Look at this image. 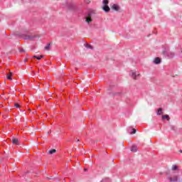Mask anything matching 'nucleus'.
<instances>
[{
	"mask_svg": "<svg viewBox=\"0 0 182 182\" xmlns=\"http://www.w3.org/2000/svg\"><path fill=\"white\" fill-rule=\"evenodd\" d=\"M26 60H25L26 62Z\"/></svg>",
	"mask_w": 182,
	"mask_h": 182,
	"instance_id": "bb28decb",
	"label": "nucleus"
},
{
	"mask_svg": "<svg viewBox=\"0 0 182 182\" xmlns=\"http://www.w3.org/2000/svg\"><path fill=\"white\" fill-rule=\"evenodd\" d=\"M181 53H182V50H181Z\"/></svg>",
	"mask_w": 182,
	"mask_h": 182,
	"instance_id": "cd10ccee",
	"label": "nucleus"
},
{
	"mask_svg": "<svg viewBox=\"0 0 182 182\" xmlns=\"http://www.w3.org/2000/svg\"><path fill=\"white\" fill-rule=\"evenodd\" d=\"M172 170L173 171H176V170H178V166H177L176 165H173Z\"/></svg>",
	"mask_w": 182,
	"mask_h": 182,
	"instance_id": "dca6fc26",
	"label": "nucleus"
},
{
	"mask_svg": "<svg viewBox=\"0 0 182 182\" xmlns=\"http://www.w3.org/2000/svg\"><path fill=\"white\" fill-rule=\"evenodd\" d=\"M85 22H87V23H90V22H92V14L91 13H88V14L85 17Z\"/></svg>",
	"mask_w": 182,
	"mask_h": 182,
	"instance_id": "20e7f679",
	"label": "nucleus"
},
{
	"mask_svg": "<svg viewBox=\"0 0 182 182\" xmlns=\"http://www.w3.org/2000/svg\"><path fill=\"white\" fill-rule=\"evenodd\" d=\"M154 63H155V65H159L161 63V60L159 58H156L154 60Z\"/></svg>",
	"mask_w": 182,
	"mask_h": 182,
	"instance_id": "1a4fd4ad",
	"label": "nucleus"
},
{
	"mask_svg": "<svg viewBox=\"0 0 182 182\" xmlns=\"http://www.w3.org/2000/svg\"><path fill=\"white\" fill-rule=\"evenodd\" d=\"M131 151H132V153H136V151H137V146L136 145H133L131 148Z\"/></svg>",
	"mask_w": 182,
	"mask_h": 182,
	"instance_id": "9d476101",
	"label": "nucleus"
},
{
	"mask_svg": "<svg viewBox=\"0 0 182 182\" xmlns=\"http://www.w3.org/2000/svg\"><path fill=\"white\" fill-rule=\"evenodd\" d=\"M6 77H7V79H9V80H12V75L11 74V73L10 74H8Z\"/></svg>",
	"mask_w": 182,
	"mask_h": 182,
	"instance_id": "f3484780",
	"label": "nucleus"
},
{
	"mask_svg": "<svg viewBox=\"0 0 182 182\" xmlns=\"http://www.w3.org/2000/svg\"><path fill=\"white\" fill-rule=\"evenodd\" d=\"M129 75H130V76H132V78H134V79H137V76H140V74H137L136 73V71H134V70H132L130 73H129Z\"/></svg>",
	"mask_w": 182,
	"mask_h": 182,
	"instance_id": "7ed1b4c3",
	"label": "nucleus"
},
{
	"mask_svg": "<svg viewBox=\"0 0 182 182\" xmlns=\"http://www.w3.org/2000/svg\"><path fill=\"white\" fill-rule=\"evenodd\" d=\"M164 55L165 56H167V58H168L169 59H171V58H174V53L170 51H164Z\"/></svg>",
	"mask_w": 182,
	"mask_h": 182,
	"instance_id": "f03ea898",
	"label": "nucleus"
},
{
	"mask_svg": "<svg viewBox=\"0 0 182 182\" xmlns=\"http://www.w3.org/2000/svg\"><path fill=\"white\" fill-rule=\"evenodd\" d=\"M87 48H89L90 49H92V46H90V45H87Z\"/></svg>",
	"mask_w": 182,
	"mask_h": 182,
	"instance_id": "b1692460",
	"label": "nucleus"
},
{
	"mask_svg": "<svg viewBox=\"0 0 182 182\" xmlns=\"http://www.w3.org/2000/svg\"><path fill=\"white\" fill-rule=\"evenodd\" d=\"M53 153H56V149H51L49 151V154H53Z\"/></svg>",
	"mask_w": 182,
	"mask_h": 182,
	"instance_id": "a211bd4d",
	"label": "nucleus"
},
{
	"mask_svg": "<svg viewBox=\"0 0 182 182\" xmlns=\"http://www.w3.org/2000/svg\"><path fill=\"white\" fill-rule=\"evenodd\" d=\"M85 4H90V0H84Z\"/></svg>",
	"mask_w": 182,
	"mask_h": 182,
	"instance_id": "412c9836",
	"label": "nucleus"
},
{
	"mask_svg": "<svg viewBox=\"0 0 182 182\" xmlns=\"http://www.w3.org/2000/svg\"><path fill=\"white\" fill-rule=\"evenodd\" d=\"M112 9L117 11H120V6H119L118 4H113L112 6Z\"/></svg>",
	"mask_w": 182,
	"mask_h": 182,
	"instance_id": "423d86ee",
	"label": "nucleus"
},
{
	"mask_svg": "<svg viewBox=\"0 0 182 182\" xmlns=\"http://www.w3.org/2000/svg\"><path fill=\"white\" fill-rule=\"evenodd\" d=\"M33 58L35 59H38V60H41L42 59V58H43V55H40V56L34 55Z\"/></svg>",
	"mask_w": 182,
	"mask_h": 182,
	"instance_id": "f8f14e48",
	"label": "nucleus"
},
{
	"mask_svg": "<svg viewBox=\"0 0 182 182\" xmlns=\"http://www.w3.org/2000/svg\"><path fill=\"white\" fill-rule=\"evenodd\" d=\"M132 134H136V129H132V132H131Z\"/></svg>",
	"mask_w": 182,
	"mask_h": 182,
	"instance_id": "4be33fe9",
	"label": "nucleus"
},
{
	"mask_svg": "<svg viewBox=\"0 0 182 182\" xmlns=\"http://www.w3.org/2000/svg\"><path fill=\"white\" fill-rule=\"evenodd\" d=\"M64 8L70 10L74 9L75 4H73L72 1H65V6H64Z\"/></svg>",
	"mask_w": 182,
	"mask_h": 182,
	"instance_id": "f257e3e1",
	"label": "nucleus"
},
{
	"mask_svg": "<svg viewBox=\"0 0 182 182\" xmlns=\"http://www.w3.org/2000/svg\"><path fill=\"white\" fill-rule=\"evenodd\" d=\"M101 182H110V178H105L102 179Z\"/></svg>",
	"mask_w": 182,
	"mask_h": 182,
	"instance_id": "4468645a",
	"label": "nucleus"
},
{
	"mask_svg": "<svg viewBox=\"0 0 182 182\" xmlns=\"http://www.w3.org/2000/svg\"><path fill=\"white\" fill-rule=\"evenodd\" d=\"M181 153H182V150L181 149L180 151H179Z\"/></svg>",
	"mask_w": 182,
	"mask_h": 182,
	"instance_id": "a878e982",
	"label": "nucleus"
},
{
	"mask_svg": "<svg viewBox=\"0 0 182 182\" xmlns=\"http://www.w3.org/2000/svg\"><path fill=\"white\" fill-rule=\"evenodd\" d=\"M162 114H163V109L159 108V109H158V112H157L156 114H157L158 116H160V115Z\"/></svg>",
	"mask_w": 182,
	"mask_h": 182,
	"instance_id": "9b49d317",
	"label": "nucleus"
},
{
	"mask_svg": "<svg viewBox=\"0 0 182 182\" xmlns=\"http://www.w3.org/2000/svg\"><path fill=\"white\" fill-rule=\"evenodd\" d=\"M35 38H36V36H28V39L29 41H33V39H35Z\"/></svg>",
	"mask_w": 182,
	"mask_h": 182,
	"instance_id": "aec40b11",
	"label": "nucleus"
},
{
	"mask_svg": "<svg viewBox=\"0 0 182 182\" xmlns=\"http://www.w3.org/2000/svg\"><path fill=\"white\" fill-rule=\"evenodd\" d=\"M14 106H15V107H16L17 109L19 108V104H18V103H16V104L14 105Z\"/></svg>",
	"mask_w": 182,
	"mask_h": 182,
	"instance_id": "5701e85b",
	"label": "nucleus"
},
{
	"mask_svg": "<svg viewBox=\"0 0 182 182\" xmlns=\"http://www.w3.org/2000/svg\"><path fill=\"white\" fill-rule=\"evenodd\" d=\"M164 119H167L168 120H170V117L167 114L162 116V120H164Z\"/></svg>",
	"mask_w": 182,
	"mask_h": 182,
	"instance_id": "ddd939ff",
	"label": "nucleus"
},
{
	"mask_svg": "<svg viewBox=\"0 0 182 182\" xmlns=\"http://www.w3.org/2000/svg\"><path fill=\"white\" fill-rule=\"evenodd\" d=\"M102 9L105 12H109V11H110V7H109L108 5H105L102 7Z\"/></svg>",
	"mask_w": 182,
	"mask_h": 182,
	"instance_id": "6e6552de",
	"label": "nucleus"
},
{
	"mask_svg": "<svg viewBox=\"0 0 182 182\" xmlns=\"http://www.w3.org/2000/svg\"><path fill=\"white\" fill-rule=\"evenodd\" d=\"M168 180H169L170 182H178V176H175L173 178H171V176H168Z\"/></svg>",
	"mask_w": 182,
	"mask_h": 182,
	"instance_id": "39448f33",
	"label": "nucleus"
},
{
	"mask_svg": "<svg viewBox=\"0 0 182 182\" xmlns=\"http://www.w3.org/2000/svg\"><path fill=\"white\" fill-rule=\"evenodd\" d=\"M12 143H13V144H16L17 146H19V139H18L16 138H14L12 139Z\"/></svg>",
	"mask_w": 182,
	"mask_h": 182,
	"instance_id": "0eeeda50",
	"label": "nucleus"
},
{
	"mask_svg": "<svg viewBox=\"0 0 182 182\" xmlns=\"http://www.w3.org/2000/svg\"><path fill=\"white\" fill-rule=\"evenodd\" d=\"M102 4L104 6L109 4V0H103Z\"/></svg>",
	"mask_w": 182,
	"mask_h": 182,
	"instance_id": "2eb2a0df",
	"label": "nucleus"
},
{
	"mask_svg": "<svg viewBox=\"0 0 182 182\" xmlns=\"http://www.w3.org/2000/svg\"><path fill=\"white\" fill-rule=\"evenodd\" d=\"M46 50H49V49H50V44H48L46 47H45Z\"/></svg>",
	"mask_w": 182,
	"mask_h": 182,
	"instance_id": "6ab92c4d",
	"label": "nucleus"
},
{
	"mask_svg": "<svg viewBox=\"0 0 182 182\" xmlns=\"http://www.w3.org/2000/svg\"><path fill=\"white\" fill-rule=\"evenodd\" d=\"M84 171H87V168H85Z\"/></svg>",
	"mask_w": 182,
	"mask_h": 182,
	"instance_id": "393cba45",
	"label": "nucleus"
}]
</instances>
